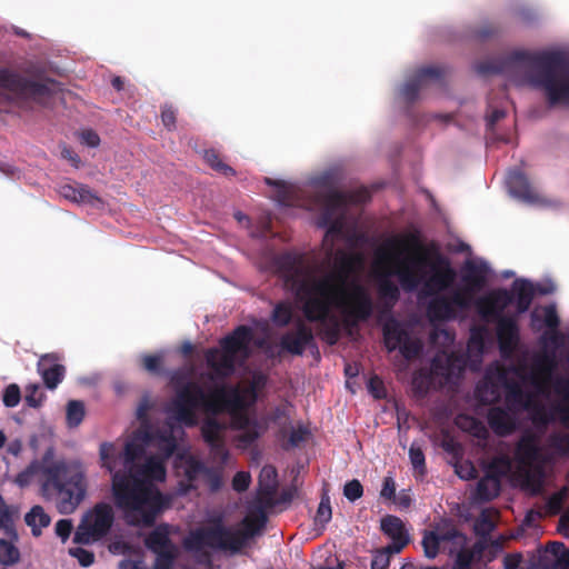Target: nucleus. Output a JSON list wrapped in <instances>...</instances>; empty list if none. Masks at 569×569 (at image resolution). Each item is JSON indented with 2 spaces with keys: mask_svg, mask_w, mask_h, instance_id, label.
<instances>
[{
  "mask_svg": "<svg viewBox=\"0 0 569 569\" xmlns=\"http://www.w3.org/2000/svg\"><path fill=\"white\" fill-rule=\"evenodd\" d=\"M273 266L286 289L302 303L306 319L321 325L323 338L329 345L337 343L341 335V322L331 313L333 306L342 309V325L349 331L371 317L373 302L361 286L353 288L347 302L333 283V274L316 278L305 253L282 252L274 257Z\"/></svg>",
  "mask_w": 569,
  "mask_h": 569,
  "instance_id": "nucleus-1",
  "label": "nucleus"
},
{
  "mask_svg": "<svg viewBox=\"0 0 569 569\" xmlns=\"http://www.w3.org/2000/svg\"><path fill=\"white\" fill-rule=\"evenodd\" d=\"M419 273L413 272L406 263L397 270V278L403 290L411 292L420 287V295L429 297L426 312L430 321L455 320L460 312L469 310L476 295L486 284L487 268L467 261L463 267L462 286L449 290L457 279V271L450 259L439 250L431 256H419L412 259Z\"/></svg>",
  "mask_w": 569,
  "mask_h": 569,
  "instance_id": "nucleus-2",
  "label": "nucleus"
},
{
  "mask_svg": "<svg viewBox=\"0 0 569 569\" xmlns=\"http://www.w3.org/2000/svg\"><path fill=\"white\" fill-rule=\"evenodd\" d=\"M143 451L136 441H127L121 451L113 443L103 442L99 453L102 467L113 473L114 503L124 512L126 521L131 526L152 527L158 515L169 506V499L134 475Z\"/></svg>",
  "mask_w": 569,
  "mask_h": 569,
  "instance_id": "nucleus-3",
  "label": "nucleus"
},
{
  "mask_svg": "<svg viewBox=\"0 0 569 569\" xmlns=\"http://www.w3.org/2000/svg\"><path fill=\"white\" fill-rule=\"evenodd\" d=\"M479 74H511L525 70L529 84L543 91L549 106H569V58L559 50H516L477 64Z\"/></svg>",
  "mask_w": 569,
  "mask_h": 569,
  "instance_id": "nucleus-4",
  "label": "nucleus"
},
{
  "mask_svg": "<svg viewBox=\"0 0 569 569\" xmlns=\"http://www.w3.org/2000/svg\"><path fill=\"white\" fill-rule=\"evenodd\" d=\"M34 478L39 481L42 497L52 502L61 515L73 513L87 497L88 479L82 463L64 458L56 459L52 447L20 471L14 482L24 488Z\"/></svg>",
  "mask_w": 569,
  "mask_h": 569,
  "instance_id": "nucleus-5",
  "label": "nucleus"
},
{
  "mask_svg": "<svg viewBox=\"0 0 569 569\" xmlns=\"http://www.w3.org/2000/svg\"><path fill=\"white\" fill-rule=\"evenodd\" d=\"M253 332L248 326H239L219 341V348H209L204 353L207 366L217 377L226 378L233 373L238 355L249 356Z\"/></svg>",
  "mask_w": 569,
  "mask_h": 569,
  "instance_id": "nucleus-6",
  "label": "nucleus"
},
{
  "mask_svg": "<svg viewBox=\"0 0 569 569\" xmlns=\"http://www.w3.org/2000/svg\"><path fill=\"white\" fill-rule=\"evenodd\" d=\"M199 409L206 412V391L200 383L188 381L176 390L168 412L179 423L192 428L198 425L197 411Z\"/></svg>",
  "mask_w": 569,
  "mask_h": 569,
  "instance_id": "nucleus-7",
  "label": "nucleus"
},
{
  "mask_svg": "<svg viewBox=\"0 0 569 569\" xmlns=\"http://www.w3.org/2000/svg\"><path fill=\"white\" fill-rule=\"evenodd\" d=\"M239 545L233 529L226 527L221 518L212 520L208 527H201L191 531L183 541L184 548L189 551H199L204 547H209L217 550L239 552Z\"/></svg>",
  "mask_w": 569,
  "mask_h": 569,
  "instance_id": "nucleus-8",
  "label": "nucleus"
},
{
  "mask_svg": "<svg viewBox=\"0 0 569 569\" xmlns=\"http://www.w3.org/2000/svg\"><path fill=\"white\" fill-rule=\"evenodd\" d=\"M58 87L59 82L53 79L32 80L10 69L0 68V88L19 99L41 102L50 98L58 90Z\"/></svg>",
  "mask_w": 569,
  "mask_h": 569,
  "instance_id": "nucleus-9",
  "label": "nucleus"
},
{
  "mask_svg": "<svg viewBox=\"0 0 569 569\" xmlns=\"http://www.w3.org/2000/svg\"><path fill=\"white\" fill-rule=\"evenodd\" d=\"M114 521V513L110 505L97 503L84 513L73 537V541L88 545L98 541L108 535Z\"/></svg>",
  "mask_w": 569,
  "mask_h": 569,
  "instance_id": "nucleus-10",
  "label": "nucleus"
},
{
  "mask_svg": "<svg viewBox=\"0 0 569 569\" xmlns=\"http://www.w3.org/2000/svg\"><path fill=\"white\" fill-rule=\"evenodd\" d=\"M541 448L537 437L532 432H525L518 440L515 448V459L520 466L521 473L528 485L539 483L542 475L540 467L535 465L541 461Z\"/></svg>",
  "mask_w": 569,
  "mask_h": 569,
  "instance_id": "nucleus-11",
  "label": "nucleus"
},
{
  "mask_svg": "<svg viewBox=\"0 0 569 569\" xmlns=\"http://www.w3.org/2000/svg\"><path fill=\"white\" fill-rule=\"evenodd\" d=\"M144 546L157 557L154 569H171L177 557V548L170 539L169 525L161 523L144 539Z\"/></svg>",
  "mask_w": 569,
  "mask_h": 569,
  "instance_id": "nucleus-12",
  "label": "nucleus"
},
{
  "mask_svg": "<svg viewBox=\"0 0 569 569\" xmlns=\"http://www.w3.org/2000/svg\"><path fill=\"white\" fill-rule=\"evenodd\" d=\"M446 69L438 66H427L416 70L401 88V96L408 103H413L419 92L431 83H443Z\"/></svg>",
  "mask_w": 569,
  "mask_h": 569,
  "instance_id": "nucleus-13",
  "label": "nucleus"
},
{
  "mask_svg": "<svg viewBox=\"0 0 569 569\" xmlns=\"http://www.w3.org/2000/svg\"><path fill=\"white\" fill-rule=\"evenodd\" d=\"M243 405V397L237 388L218 386L210 392H206V412L209 415L233 412L242 409Z\"/></svg>",
  "mask_w": 569,
  "mask_h": 569,
  "instance_id": "nucleus-14",
  "label": "nucleus"
},
{
  "mask_svg": "<svg viewBox=\"0 0 569 569\" xmlns=\"http://www.w3.org/2000/svg\"><path fill=\"white\" fill-rule=\"evenodd\" d=\"M408 249H413V250L421 252L420 256H431L436 252V250H438L437 248H435V250L432 252H428L421 242L419 232L415 231V232L407 233L402 237H393V238L389 239L385 243L383 248L380 250L379 253L383 257H387L388 256L387 250L406 251ZM416 257H419V254L411 256L403 260H399L396 264L393 272H396V270L402 263H406L413 272L419 273L420 271H419L418 267L415 266V263L412 262V259ZM393 274L397 276L396 273H393Z\"/></svg>",
  "mask_w": 569,
  "mask_h": 569,
  "instance_id": "nucleus-15",
  "label": "nucleus"
},
{
  "mask_svg": "<svg viewBox=\"0 0 569 569\" xmlns=\"http://www.w3.org/2000/svg\"><path fill=\"white\" fill-rule=\"evenodd\" d=\"M498 376L506 389L505 401L509 411L518 412L532 408L535 397L531 392L526 391L519 382L509 379L503 369L498 370Z\"/></svg>",
  "mask_w": 569,
  "mask_h": 569,
  "instance_id": "nucleus-16",
  "label": "nucleus"
},
{
  "mask_svg": "<svg viewBox=\"0 0 569 569\" xmlns=\"http://www.w3.org/2000/svg\"><path fill=\"white\" fill-rule=\"evenodd\" d=\"M513 302V295L505 289H496L487 297L481 298L477 302V308L482 318L487 320H498L500 317H508L503 311Z\"/></svg>",
  "mask_w": 569,
  "mask_h": 569,
  "instance_id": "nucleus-17",
  "label": "nucleus"
},
{
  "mask_svg": "<svg viewBox=\"0 0 569 569\" xmlns=\"http://www.w3.org/2000/svg\"><path fill=\"white\" fill-rule=\"evenodd\" d=\"M496 335L501 356L511 357L520 339L517 316L500 317L496 320Z\"/></svg>",
  "mask_w": 569,
  "mask_h": 569,
  "instance_id": "nucleus-18",
  "label": "nucleus"
},
{
  "mask_svg": "<svg viewBox=\"0 0 569 569\" xmlns=\"http://www.w3.org/2000/svg\"><path fill=\"white\" fill-rule=\"evenodd\" d=\"M315 340L311 328L301 319L295 322V329L287 331L280 338V347L282 350L295 355L302 356L306 348Z\"/></svg>",
  "mask_w": 569,
  "mask_h": 569,
  "instance_id": "nucleus-19",
  "label": "nucleus"
},
{
  "mask_svg": "<svg viewBox=\"0 0 569 569\" xmlns=\"http://www.w3.org/2000/svg\"><path fill=\"white\" fill-rule=\"evenodd\" d=\"M318 201L321 206L319 218L330 220L331 217L345 216L348 204L355 202L356 197L353 193L330 188L328 191L318 194Z\"/></svg>",
  "mask_w": 569,
  "mask_h": 569,
  "instance_id": "nucleus-20",
  "label": "nucleus"
},
{
  "mask_svg": "<svg viewBox=\"0 0 569 569\" xmlns=\"http://www.w3.org/2000/svg\"><path fill=\"white\" fill-rule=\"evenodd\" d=\"M509 291L513 295L518 315L529 310L537 292L540 295L551 293L550 289L541 286L536 287L530 280L523 278L516 279Z\"/></svg>",
  "mask_w": 569,
  "mask_h": 569,
  "instance_id": "nucleus-21",
  "label": "nucleus"
},
{
  "mask_svg": "<svg viewBox=\"0 0 569 569\" xmlns=\"http://www.w3.org/2000/svg\"><path fill=\"white\" fill-rule=\"evenodd\" d=\"M268 521L267 512L263 508H253L242 520V529L233 530L236 540L239 541V551L246 546L247 541L257 535H260Z\"/></svg>",
  "mask_w": 569,
  "mask_h": 569,
  "instance_id": "nucleus-22",
  "label": "nucleus"
},
{
  "mask_svg": "<svg viewBox=\"0 0 569 569\" xmlns=\"http://www.w3.org/2000/svg\"><path fill=\"white\" fill-rule=\"evenodd\" d=\"M381 530L392 542L388 545L389 552H400L409 543V535L402 520L387 515L381 519Z\"/></svg>",
  "mask_w": 569,
  "mask_h": 569,
  "instance_id": "nucleus-23",
  "label": "nucleus"
},
{
  "mask_svg": "<svg viewBox=\"0 0 569 569\" xmlns=\"http://www.w3.org/2000/svg\"><path fill=\"white\" fill-rule=\"evenodd\" d=\"M59 358L54 353L43 355L38 361V372L41 376L44 386L53 390L63 380L66 367L58 362Z\"/></svg>",
  "mask_w": 569,
  "mask_h": 569,
  "instance_id": "nucleus-24",
  "label": "nucleus"
},
{
  "mask_svg": "<svg viewBox=\"0 0 569 569\" xmlns=\"http://www.w3.org/2000/svg\"><path fill=\"white\" fill-rule=\"evenodd\" d=\"M507 184L510 193L527 203H537L540 196L530 184L528 178L518 169L510 170L507 177Z\"/></svg>",
  "mask_w": 569,
  "mask_h": 569,
  "instance_id": "nucleus-25",
  "label": "nucleus"
},
{
  "mask_svg": "<svg viewBox=\"0 0 569 569\" xmlns=\"http://www.w3.org/2000/svg\"><path fill=\"white\" fill-rule=\"evenodd\" d=\"M59 193L67 200L79 204H89L99 208L103 204L102 199L88 186L82 183H64L59 187Z\"/></svg>",
  "mask_w": 569,
  "mask_h": 569,
  "instance_id": "nucleus-26",
  "label": "nucleus"
},
{
  "mask_svg": "<svg viewBox=\"0 0 569 569\" xmlns=\"http://www.w3.org/2000/svg\"><path fill=\"white\" fill-rule=\"evenodd\" d=\"M442 541H453L463 546L467 541V537L457 529L448 530L442 535L426 531L421 542L426 557L430 559L436 558L439 553L440 542Z\"/></svg>",
  "mask_w": 569,
  "mask_h": 569,
  "instance_id": "nucleus-27",
  "label": "nucleus"
},
{
  "mask_svg": "<svg viewBox=\"0 0 569 569\" xmlns=\"http://www.w3.org/2000/svg\"><path fill=\"white\" fill-rule=\"evenodd\" d=\"M488 425L499 437L511 435L517 428V421L510 412L501 407H492L487 415Z\"/></svg>",
  "mask_w": 569,
  "mask_h": 569,
  "instance_id": "nucleus-28",
  "label": "nucleus"
},
{
  "mask_svg": "<svg viewBox=\"0 0 569 569\" xmlns=\"http://www.w3.org/2000/svg\"><path fill=\"white\" fill-rule=\"evenodd\" d=\"M556 366L557 362L553 352H545L539 356L533 362L532 372L530 375L531 385L538 389L547 385L551 379Z\"/></svg>",
  "mask_w": 569,
  "mask_h": 569,
  "instance_id": "nucleus-29",
  "label": "nucleus"
},
{
  "mask_svg": "<svg viewBox=\"0 0 569 569\" xmlns=\"http://www.w3.org/2000/svg\"><path fill=\"white\" fill-rule=\"evenodd\" d=\"M501 387L502 383L498 375L495 379L491 375L486 373L483 380L476 386L475 396L480 403L492 405L500 400Z\"/></svg>",
  "mask_w": 569,
  "mask_h": 569,
  "instance_id": "nucleus-30",
  "label": "nucleus"
},
{
  "mask_svg": "<svg viewBox=\"0 0 569 569\" xmlns=\"http://www.w3.org/2000/svg\"><path fill=\"white\" fill-rule=\"evenodd\" d=\"M383 342L389 352L395 351L409 335L401 323L391 318L382 327Z\"/></svg>",
  "mask_w": 569,
  "mask_h": 569,
  "instance_id": "nucleus-31",
  "label": "nucleus"
},
{
  "mask_svg": "<svg viewBox=\"0 0 569 569\" xmlns=\"http://www.w3.org/2000/svg\"><path fill=\"white\" fill-rule=\"evenodd\" d=\"M555 391L559 396V401L553 407L559 421L569 428V377L558 379L555 383Z\"/></svg>",
  "mask_w": 569,
  "mask_h": 569,
  "instance_id": "nucleus-32",
  "label": "nucleus"
},
{
  "mask_svg": "<svg viewBox=\"0 0 569 569\" xmlns=\"http://www.w3.org/2000/svg\"><path fill=\"white\" fill-rule=\"evenodd\" d=\"M500 489V480L485 475L477 483L476 498L483 502L491 501L499 496Z\"/></svg>",
  "mask_w": 569,
  "mask_h": 569,
  "instance_id": "nucleus-33",
  "label": "nucleus"
},
{
  "mask_svg": "<svg viewBox=\"0 0 569 569\" xmlns=\"http://www.w3.org/2000/svg\"><path fill=\"white\" fill-rule=\"evenodd\" d=\"M358 262V257L355 254L339 251L337 254V263L339 266V272L333 274V283L339 288V295H345V290L341 287L346 276L353 269Z\"/></svg>",
  "mask_w": 569,
  "mask_h": 569,
  "instance_id": "nucleus-34",
  "label": "nucleus"
},
{
  "mask_svg": "<svg viewBox=\"0 0 569 569\" xmlns=\"http://www.w3.org/2000/svg\"><path fill=\"white\" fill-rule=\"evenodd\" d=\"M138 473L149 480L163 481L166 479L167 471L162 459L158 457H150L139 468Z\"/></svg>",
  "mask_w": 569,
  "mask_h": 569,
  "instance_id": "nucleus-35",
  "label": "nucleus"
},
{
  "mask_svg": "<svg viewBox=\"0 0 569 569\" xmlns=\"http://www.w3.org/2000/svg\"><path fill=\"white\" fill-rule=\"evenodd\" d=\"M208 468L202 461L194 457H189L184 460V477L188 481V488H196V481L206 476Z\"/></svg>",
  "mask_w": 569,
  "mask_h": 569,
  "instance_id": "nucleus-36",
  "label": "nucleus"
},
{
  "mask_svg": "<svg viewBox=\"0 0 569 569\" xmlns=\"http://www.w3.org/2000/svg\"><path fill=\"white\" fill-rule=\"evenodd\" d=\"M223 429L224 426L214 417L206 418L200 427L201 436L207 445L223 440Z\"/></svg>",
  "mask_w": 569,
  "mask_h": 569,
  "instance_id": "nucleus-37",
  "label": "nucleus"
},
{
  "mask_svg": "<svg viewBox=\"0 0 569 569\" xmlns=\"http://www.w3.org/2000/svg\"><path fill=\"white\" fill-rule=\"evenodd\" d=\"M393 274V271L387 274L379 276L378 278V295L381 299L388 301L390 306H393L400 298V290L398 286L389 279V276Z\"/></svg>",
  "mask_w": 569,
  "mask_h": 569,
  "instance_id": "nucleus-38",
  "label": "nucleus"
},
{
  "mask_svg": "<svg viewBox=\"0 0 569 569\" xmlns=\"http://www.w3.org/2000/svg\"><path fill=\"white\" fill-rule=\"evenodd\" d=\"M270 319L278 328H284L293 319V308L289 301H279L272 309Z\"/></svg>",
  "mask_w": 569,
  "mask_h": 569,
  "instance_id": "nucleus-39",
  "label": "nucleus"
},
{
  "mask_svg": "<svg viewBox=\"0 0 569 569\" xmlns=\"http://www.w3.org/2000/svg\"><path fill=\"white\" fill-rule=\"evenodd\" d=\"M26 523L32 528L33 536L41 533L40 528L48 527L50 525V517L47 515L41 506H34L26 515Z\"/></svg>",
  "mask_w": 569,
  "mask_h": 569,
  "instance_id": "nucleus-40",
  "label": "nucleus"
},
{
  "mask_svg": "<svg viewBox=\"0 0 569 569\" xmlns=\"http://www.w3.org/2000/svg\"><path fill=\"white\" fill-rule=\"evenodd\" d=\"M278 490V485H259L258 489V503L256 508H263L267 512V509H272L276 507L279 501L276 499Z\"/></svg>",
  "mask_w": 569,
  "mask_h": 569,
  "instance_id": "nucleus-41",
  "label": "nucleus"
},
{
  "mask_svg": "<svg viewBox=\"0 0 569 569\" xmlns=\"http://www.w3.org/2000/svg\"><path fill=\"white\" fill-rule=\"evenodd\" d=\"M203 158H204L206 163L212 170L223 174L224 177H232L236 174L234 169L221 160L220 154L217 150H214V149L206 150Z\"/></svg>",
  "mask_w": 569,
  "mask_h": 569,
  "instance_id": "nucleus-42",
  "label": "nucleus"
},
{
  "mask_svg": "<svg viewBox=\"0 0 569 569\" xmlns=\"http://www.w3.org/2000/svg\"><path fill=\"white\" fill-rule=\"evenodd\" d=\"M345 216L340 214L339 217L328 218H319L318 224L321 228H326V239L329 237H339L343 233L345 229Z\"/></svg>",
  "mask_w": 569,
  "mask_h": 569,
  "instance_id": "nucleus-43",
  "label": "nucleus"
},
{
  "mask_svg": "<svg viewBox=\"0 0 569 569\" xmlns=\"http://www.w3.org/2000/svg\"><path fill=\"white\" fill-rule=\"evenodd\" d=\"M84 405L80 400H70L67 405V423L70 428L78 427L84 418Z\"/></svg>",
  "mask_w": 569,
  "mask_h": 569,
  "instance_id": "nucleus-44",
  "label": "nucleus"
},
{
  "mask_svg": "<svg viewBox=\"0 0 569 569\" xmlns=\"http://www.w3.org/2000/svg\"><path fill=\"white\" fill-rule=\"evenodd\" d=\"M20 560L19 549L10 541L0 539V563L12 566Z\"/></svg>",
  "mask_w": 569,
  "mask_h": 569,
  "instance_id": "nucleus-45",
  "label": "nucleus"
},
{
  "mask_svg": "<svg viewBox=\"0 0 569 569\" xmlns=\"http://www.w3.org/2000/svg\"><path fill=\"white\" fill-rule=\"evenodd\" d=\"M511 462L508 457L500 456L493 458L487 467L486 476H491L500 480L510 470Z\"/></svg>",
  "mask_w": 569,
  "mask_h": 569,
  "instance_id": "nucleus-46",
  "label": "nucleus"
},
{
  "mask_svg": "<svg viewBox=\"0 0 569 569\" xmlns=\"http://www.w3.org/2000/svg\"><path fill=\"white\" fill-rule=\"evenodd\" d=\"M550 552L555 556V569H569V549L562 542L553 541L549 545Z\"/></svg>",
  "mask_w": 569,
  "mask_h": 569,
  "instance_id": "nucleus-47",
  "label": "nucleus"
},
{
  "mask_svg": "<svg viewBox=\"0 0 569 569\" xmlns=\"http://www.w3.org/2000/svg\"><path fill=\"white\" fill-rule=\"evenodd\" d=\"M210 459L222 468L229 459V450L226 447L224 439L208 445Z\"/></svg>",
  "mask_w": 569,
  "mask_h": 569,
  "instance_id": "nucleus-48",
  "label": "nucleus"
},
{
  "mask_svg": "<svg viewBox=\"0 0 569 569\" xmlns=\"http://www.w3.org/2000/svg\"><path fill=\"white\" fill-rule=\"evenodd\" d=\"M46 395L42 392L39 385L33 383L26 387L24 401L31 408H39L44 400Z\"/></svg>",
  "mask_w": 569,
  "mask_h": 569,
  "instance_id": "nucleus-49",
  "label": "nucleus"
},
{
  "mask_svg": "<svg viewBox=\"0 0 569 569\" xmlns=\"http://www.w3.org/2000/svg\"><path fill=\"white\" fill-rule=\"evenodd\" d=\"M332 510L330 506V498L327 493L322 495L320 503L318 506V510L315 517V521L317 525L325 526L331 520Z\"/></svg>",
  "mask_w": 569,
  "mask_h": 569,
  "instance_id": "nucleus-50",
  "label": "nucleus"
},
{
  "mask_svg": "<svg viewBox=\"0 0 569 569\" xmlns=\"http://www.w3.org/2000/svg\"><path fill=\"white\" fill-rule=\"evenodd\" d=\"M401 355L407 359L411 360L419 356L421 352L422 346L419 340L411 339V337L408 335L406 340L398 347Z\"/></svg>",
  "mask_w": 569,
  "mask_h": 569,
  "instance_id": "nucleus-51",
  "label": "nucleus"
},
{
  "mask_svg": "<svg viewBox=\"0 0 569 569\" xmlns=\"http://www.w3.org/2000/svg\"><path fill=\"white\" fill-rule=\"evenodd\" d=\"M21 400V391L18 385L10 383L3 390L2 401L8 408H13L19 405Z\"/></svg>",
  "mask_w": 569,
  "mask_h": 569,
  "instance_id": "nucleus-52",
  "label": "nucleus"
},
{
  "mask_svg": "<svg viewBox=\"0 0 569 569\" xmlns=\"http://www.w3.org/2000/svg\"><path fill=\"white\" fill-rule=\"evenodd\" d=\"M177 449V441L172 432L160 436L159 450L163 458H170Z\"/></svg>",
  "mask_w": 569,
  "mask_h": 569,
  "instance_id": "nucleus-53",
  "label": "nucleus"
},
{
  "mask_svg": "<svg viewBox=\"0 0 569 569\" xmlns=\"http://www.w3.org/2000/svg\"><path fill=\"white\" fill-rule=\"evenodd\" d=\"M550 446L561 453L562 456H569V435L568 433H555L550 437Z\"/></svg>",
  "mask_w": 569,
  "mask_h": 569,
  "instance_id": "nucleus-54",
  "label": "nucleus"
},
{
  "mask_svg": "<svg viewBox=\"0 0 569 569\" xmlns=\"http://www.w3.org/2000/svg\"><path fill=\"white\" fill-rule=\"evenodd\" d=\"M409 458L411 461L412 467L420 472V475L426 473V460H425V453L422 452L421 448L416 447L412 445L409 449Z\"/></svg>",
  "mask_w": 569,
  "mask_h": 569,
  "instance_id": "nucleus-55",
  "label": "nucleus"
},
{
  "mask_svg": "<svg viewBox=\"0 0 569 569\" xmlns=\"http://www.w3.org/2000/svg\"><path fill=\"white\" fill-rule=\"evenodd\" d=\"M362 495H363V487L360 483V481L357 479H352V480L348 481L343 487V496L349 501L353 502V501L358 500L359 498H361Z\"/></svg>",
  "mask_w": 569,
  "mask_h": 569,
  "instance_id": "nucleus-56",
  "label": "nucleus"
},
{
  "mask_svg": "<svg viewBox=\"0 0 569 569\" xmlns=\"http://www.w3.org/2000/svg\"><path fill=\"white\" fill-rule=\"evenodd\" d=\"M543 323L547 327V330L558 329L560 325V319L557 313V309L555 305H549L543 307Z\"/></svg>",
  "mask_w": 569,
  "mask_h": 569,
  "instance_id": "nucleus-57",
  "label": "nucleus"
},
{
  "mask_svg": "<svg viewBox=\"0 0 569 569\" xmlns=\"http://www.w3.org/2000/svg\"><path fill=\"white\" fill-rule=\"evenodd\" d=\"M393 553L388 551V546L377 551L371 561V569H387L390 565V556Z\"/></svg>",
  "mask_w": 569,
  "mask_h": 569,
  "instance_id": "nucleus-58",
  "label": "nucleus"
},
{
  "mask_svg": "<svg viewBox=\"0 0 569 569\" xmlns=\"http://www.w3.org/2000/svg\"><path fill=\"white\" fill-rule=\"evenodd\" d=\"M143 368L153 375H159L162 368V358L156 355H146L142 358Z\"/></svg>",
  "mask_w": 569,
  "mask_h": 569,
  "instance_id": "nucleus-59",
  "label": "nucleus"
},
{
  "mask_svg": "<svg viewBox=\"0 0 569 569\" xmlns=\"http://www.w3.org/2000/svg\"><path fill=\"white\" fill-rule=\"evenodd\" d=\"M161 121L168 130L176 129L177 110L171 104L162 106Z\"/></svg>",
  "mask_w": 569,
  "mask_h": 569,
  "instance_id": "nucleus-60",
  "label": "nucleus"
},
{
  "mask_svg": "<svg viewBox=\"0 0 569 569\" xmlns=\"http://www.w3.org/2000/svg\"><path fill=\"white\" fill-rule=\"evenodd\" d=\"M203 478L207 480L212 492L218 491L222 486V475L220 469L209 467Z\"/></svg>",
  "mask_w": 569,
  "mask_h": 569,
  "instance_id": "nucleus-61",
  "label": "nucleus"
},
{
  "mask_svg": "<svg viewBox=\"0 0 569 569\" xmlns=\"http://www.w3.org/2000/svg\"><path fill=\"white\" fill-rule=\"evenodd\" d=\"M567 490L562 489L559 492L551 495L547 501V508L549 513L557 515L560 512L566 497Z\"/></svg>",
  "mask_w": 569,
  "mask_h": 569,
  "instance_id": "nucleus-62",
  "label": "nucleus"
},
{
  "mask_svg": "<svg viewBox=\"0 0 569 569\" xmlns=\"http://www.w3.org/2000/svg\"><path fill=\"white\" fill-rule=\"evenodd\" d=\"M251 483V476L246 471H238L232 479V488L237 492L246 491Z\"/></svg>",
  "mask_w": 569,
  "mask_h": 569,
  "instance_id": "nucleus-63",
  "label": "nucleus"
},
{
  "mask_svg": "<svg viewBox=\"0 0 569 569\" xmlns=\"http://www.w3.org/2000/svg\"><path fill=\"white\" fill-rule=\"evenodd\" d=\"M368 390L376 399L386 397L383 381L378 376H372L368 381Z\"/></svg>",
  "mask_w": 569,
  "mask_h": 569,
  "instance_id": "nucleus-64",
  "label": "nucleus"
}]
</instances>
